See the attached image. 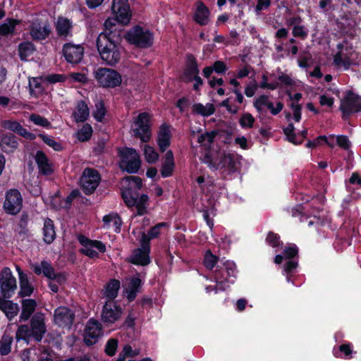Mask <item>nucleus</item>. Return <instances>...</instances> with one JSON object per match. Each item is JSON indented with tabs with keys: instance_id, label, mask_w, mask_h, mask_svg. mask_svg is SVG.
Instances as JSON below:
<instances>
[{
	"instance_id": "f257e3e1",
	"label": "nucleus",
	"mask_w": 361,
	"mask_h": 361,
	"mask_svg": "<svg viewBox=\"0 0 361 361\" xmlns=\"http://www.w3.org/2000/svg\"><path fill=\"white\" fill-rule=\"evenodd\" d=\"M123 35H99L96 46L102 61L107 66H116L121 59L123 47L121 44Z\"/></svg>"
},
{
	"instance_id": "f03ea898",
	"label": "nucleus",
	"mask_w": 361,
	"mask_h": 361,
	"mask_svg": "<svg viewBox=\"0 0 361 361\" xmlns=\"http://www.w3.org/2000/svg\"><path fill=\"white\" fill-rule=\"evenodd\" d=\"M111 10L115 14L114 18H107L104 23V31L99 35H106L110 37L111 35H122L123 30L118 27V23L121 25L129 24L131 19V11L128 0H113Z\"/></svg>"
},
{
	"instance_id": "7ed1b4c3",
	"label": "nucleus",
	"mask_w": 361,
	"mask_h": 361,
	"mask_svg": "<svg viewBox=\"0 0 361 361\" xmlns=\"http://www.w3.org/2000/svg\"><path fill=\"white\" fill-rule=\"evenodd\" d=\"M204 162L214 169H224L228 174L239 170V163L232 154H225L219 150L209 151L204 156Z\"/></svg>"
},
{
	"instance_id": "20e7f679",
	"label": "nucleus",
	"mask_w": 361,
	"mask_h": 361,
	"mask_svg": "<svg viewBox=\"0 0 361 361\" xmlns=\"http://www.w3.org/2000/svg\"><path fill=\"white\" fill-rule=\"evenodd\" d=\"M237 268L233 262L226 261L217 264L214 273V277L216 282V288L219 290H226L233 284L237 277Z\"/></svg>"
},
{
	"instance_id": "39448f33",
	"label": "nucleus",
	"mask_w": 361,
	"mask_h": 361,
	"mask_svg": "<svg viewBox=\"0 0 361 361\" xmlns=\"http://www.w3.org/2000/svg\"><path fill=\"white\" fill-rule=\"evenodd\" d=\"M46 327L42 317H32L30 325H21L16 332L17 340H25L27 342L35 340L40 341L44 334Z\"/></svg>"
},
{
	"instance_id": "423d86ee",
	"label": "nucleus",
	"mask_w": 361,
	"mask_h": 361,
	"mask_svg": "<svg viewBox=\"0 0 361 361\" xmlns=\"http://www.w3.org/2000/svg\"><path fill=\"white\" fill-rule=\"evenodd\" d=\"M127 42L140 49H147L154 44V34L139 25H134L124 35Z\"/></svg>"
},
{
	"instance_id": "0eeeda50",
	"label": "nucleus",
	"mask_w": 361,
	"mask_h": 361,
	"mask_svg": "<svg viewBox=\"0 0 361 361\" xmlns=\"http://www.w3.org/2000/svg\"><path fill=\"white\" fill-rule=\"evenodd\" d=\"M118 156L120 159L119 168L128 173H137L141 166L140 155L134 148H118Z\"/></svg>"
},
{
	"instance_id": "6e6552de",
	"label": "nucleus",
	"mask_w": 361,
	"mask_h": 361,
	"mask_svg": "<svg viewBox=\"0 0 361 361\" xmlns=\"http://www.w3.org/2000/svg\"><path fill=\"white\" fill-rule=\"evenodd\" d=\"M94 77L99 87L104 88H115L121 85L122 78L116 70L99 67L94 71Z\"/></svg>"
},
{
	"instance_id": "1a4fd4ad",
	"label": "nucleus",
	"mask_w": 361,
	"mask_h": 361,
	"mask_svg": "<svg viewBox=\"0 0 361 361\" xmlns=\"http://www.w3.org/2000/svg\"><path fill=\"white\" fill-rule=\"evenodd\" d=\"M151 115L148 112L140 113L135 119L133 128L134 136L147 143L152 137Z\"/></svg>"
},
{
	"instance_id": "9d476101",
	"label": "nucleus",
	"mask_w": 361,
	"mask_h": 361,
	"mask_svg": "<svg viewBox=\"0 0 361 361\" xmlns=\"http://www.w3.org/2000/svg\"><path fill=\"white\" fill-rule=\"evenodd\" d=\"M23 197L18 189H10L5 193L3 210L7 215L16 216L23 208Z\"/></svg>"
},
{
	"instance_id": "9b49d317",
	"label": "nucleus",
	"mask_w": 361,
	"mask_h": 361,
	"mask_svg": "<svg viewBox=\"0 0 361 361\" xmlns=\"http://www.w3.org/2000/svg\"><path fill=\"white\" fill-rule=\"evenodd\" d=\"M77 238L83 247L79 250V252L90 259L99 258V257L98 252L92 249V247L96 248L101 253H104L106 250V245L100 240H92L82 234L78 235Z\"/></svg>"
},
{
	"instance_id": "f8f14e48",
	"label": "nucleus",
	"mask_w": 361,
	"mask_h": 361,
	"mask_svg": "<svg viewBox=\"0 0 361 361\" xmlns=\"http://www.w3.org/2000/svg\"><path fill=\"white\" fill-rule=\"evenodd\" d=\"M342 118L346 120L352 114L361 111V97L353 92L348 91L340 105Z\"/></svg>"
},
{
	"instance_id": "ddd939ff",
	"label": "nucleus",
	"mask_w": 361,
	"mask_h": 361,
	"mask_svg": "<svg viewBox=\"0 0 361 361\" xmlns=\"http://www.w3.org/2000/svg\"><path fill=\"white\" fill-rule=\"evenodd\" d=\"M101 181V176L97 170L87 168L83 171L80 179L81 188L83 192L90 195L94 193Z\"/></svg>"
},
{
	"instance_id": "4468645a",
	"label": "nucleus",
	"mask_w": 361,
	"mask_h": 361,
	"mask_svg": "<svg viewBox=\"0 0 361 361\" xmlns=\"http://www.w3.org/2000/svg\"><path fill=\"white\" fill-rule=\"evenodd\" d=\"M16 288V280L11 269L4 267L0 274L1 297L4 299L11 298Z\"/></svg>"
},
{
	"instance_id": "2eb2a0df",
	"label": "nucleus",
	"mask_w": 361,
	"mask_h": 361,
	"mask_svg": "<svg viewBox=\"0 0 361 361\" xmlns=\"http://www.w3.org/2000/svg\"><path fill=\"white\" fill-rule=\"evenodd\" d=\"M103 336V327L94 318L90 319L84 329L82 337L83 341L87 345H92L97 343Z\"/></svg>"
},
{
	"instance_id": "dca6fc26",
	"label": "nucleus",
	"mask_w": 361,
	"mask_h": 361,
	"mask_svg": "<svg viewBox=\"0 0 361 361\" xmlns=\"http://www.w3.org/2000/svg\"><path fill=\"white\" fill-rule=\"evenodd\" d=\"M84 47L80 44H74L71 42L63 45L62 53L67 63L78 64L84 56Z\"/></svg>"
},
{
	"instance_id": "f3484780",
	"label": "nucleus",
	"mask_w": 361,
	"mask_h": 361,
	"mask_svg": "<svg viewBox=\"0 0 361 361\" xmlns=\"http://www.w3.org/2000/svg\"><path fill=\"white\" fill-rule=\"evenodd\" d=\"M200 75V69L197 60L192 54H187L185 56V68L183 72L180 80L189 83L193 81V78Z\"/></svg>"
},
{
	"instance_id": "a211bd4d",
	"label": "nucleus",
	"mask_w": 361,
	"mask_h": 361,
	"mask_svg": "<svg viewBox=\"0 0 361 361\" xmlns=\"http://www.w3.org/2000/svg\"><path fill=\"white\" fill-rule=\"evenodd\" d=\"M51 33V26L47 21H34L30 26V35L33 41L44 40Z\"/></svg>"
},
{
	"instance_id": "6ab92c4d",
	"label": "nucleus",
	"mask_w": 361,
	"mask_h": 361,
	"mask_svg": "<svg viewBox=\"0 0 361 361\" xmlns=\"http://www.w3.org/2000/svg\"><path fill=\"white\" fill-rule=\"evenodd\" d=\"M171 126L166 123H162L159 128L157 142L161 152H164L171 145L172 137Z\"/></svg>"
},
{
	"instance_id": "aec40b11",
	"label": "nucleus",
	"mask_w": 361,
	"mask_h": 361,
	"mask_svg": "<svg viewBox=\"0 0 361 361\" xmlns=\"http://www.w3.org/2000/svg\"><path fill=\"white\" fill-rule=\"evenodd\" d=\"M35 160L41 175L50 176L54 173L53 164L49 161V158L43 151H37Z\"/></svg>"
},
{
	"instance_id": "412c9836",
	"label": "nucleus",
	"mask_w": 361,
	"mask_h": 361,
	"mask_svg": "<svg viewBox=\"0 0 361 361\" xmlns=\"http://www.w3.org/2000/svg\"><path fill=\"white\" fill-rule=\"evenodd\" d=\"M209 8L202 1L196 2V9L193 15V20L201 26L207 25L209 22Z\"/></svg>"
},
{
	"instance_id": "4be33fe9",
	"label": "nucleus",
	"mask_w": 361,
	"mask_h": 361,
	"mask_svg": "<svg viewBox=\"0 0 361 361\" xmlns=\"http://www.w3.org/2000/svg\"><path fill=\"white\" fill-rule=\"evenodd\" d=\"M18 141V137L13 133L2 134L0 138V147L6 154L13 153L19 146Z\"/></svg>"
},
{
	"instance_id": "5701e85b",
	"label": "nucleus",
	"mask_w": 361,
	"mask_h": 361,
	"mask_svg": "<svg viewBox=\"0 0 361 361\" xmlns=\"http://www.w3.org/2000/svg\"><path fill=\"white\" fill-rule=\"evenodd\" d=\"M175 166L173 153L169 149L165 153L161 163L160 169L161 176L164 178L172 176Z\"/></svg>"
},
{
	"instance_id": "b1692460",
	"label": "nucleus",
	"mask_w": 361,
	"mask_h": 361,
	"mask_svg": "<svg viewBox=\"0 0 361 361\" xmlns=\"http://www.w3.org/2000/svg\"><path fill=\"white\" fill-rule=\"evenodd\" d=\"M55 26L59 37L66 38L72 36L73 23L68 18L59 16Z\"/></svg>"
},
{
	"instance_id": "393cba45",
	"label": "nucleus",
	"mask_w": 361,
	"mask_h": 361,
	"mask_svg": "<svg viewBox=\"0 0 361 361\" xmlns=\"http://www.w3.org/2000/svg\"><path fill=\"white\" fill-rule=\"evenodd\" d=\"M128 262L137 266H147L151 262L149 253L140 248L135 249L128 259Z\"/></svg>"
},
{
	"instance_id": "a878e982",
	"label": "nucleus",
	"mask_w": 361,
	"mask_h": 361,
	"mask_svg": "<svg viewBox=\"0 0 361 361\" xmlns=\"http://www.w3.org/2000/svg\"><path fill=\"white\" fill-rule=\"evenodd\" d=\"M142 285V281L140 278V274H137L136 276H133L126 288V297L129 302L133 301L137 297V293L140 292Z\"/></svg>"
},
{
	"instance_id": "bb28decb",
	"label": "nucleus",
	"mask_w": 361,
	"mask_h": 361,
	"mask_svg": "<svg viewBox=\"0 0 361 361\" xmlns=\"http://www.w3.org/2000/svg\"><path fill=\"white\" fill-rule=\"evenodd\" d=\"M20 281L19 295L22 298L30 296L34 290L33 286L30 283L28 277L19 267H17Z\"/></svg>"
},
{
	"instance_id": "cd10ccee",
	"label": "nucleus",
	"mask_w": 361,
	"mask_h": 361,
	"mask_svg": "<svg viewBox=\"0 0 361 361\" xmlns=\"http://www.w3.org/2000/svg\"><path fill=\"white\" fill-rule=\"evenodd\" d=\"M140 189L134 188L129 185L121 189V197L128 207H133V205L135 204V199L140 197Z\"/></svg>"
},
{
	"instance_id": "c85d7f7f",
	"label": "nucleus",
	"mask_w": 361,
	"mask_h": 361,
	"mask_svg": "<svg viewBox=\"0 0 361 361\" xmlns=\"http://www.w3.org/2000/svg\"><path fill=\"white\" fill-rule=\"evenodd\" d=\"M42 233L43 240L46 244L50 245L56 239L55 226L54 221L51 219L47 218L44 220Z\"/></svg>"
},
{
	"instance_id": "c756f323",
	"label": "nucleus",
	"mask_w": 361,
	"mask_h": 361,
	"mask_svg": "<svg viewBox=\"0 0 361 361\" xmlns=\"http://www.w3.org/2000/svg\"><path fill=\"white\" fill-rule=\"evenodd\" d=\"M37 49L35 45L30 41H24L18 46V53L21 61H27L28 57L31 56Z\"/></svg>"
},
{
	"instance_id": "7c9ffc66",
	"label": "nucleus",
	"mask_w": 361,
	"mask_h": 361,
	"mask_svg": "<svg viewBox=\"0 0 361 361\" xmlns=\"http://www.w3.org/2000/svg\"><path fill=\"white\" fill-rule=\"evenodd\" d=\"M121 283L118 279H111L104 286V297L109 301H113L118 295Z\"/></svg>"
},
{
	"instance_id": "2f4dec72",
	"label": "nucleus",
	"mask_w": 361,
	"mask_h": 361,
	"mask_svg": "<svg viewBox=\"0 0 361 361\" xmlns=\"http://www.w3.org/2000/svg\"><path fill=\"white\" fill-rule=\"evenodd\" d=\"M22 312L20 316H33L37 307V302L34 299H23L21 301ZM34 316H44L41 312H37Z\"/></svg>"
},
{
	"instance_id": "473e14b6",
	"label": "nucleus",
	"mask_w": 361,
	"mask_h": 361,
	"mask_svg": "<svg viewBox=\"0 0 361 361\" xmlns=\"http://www.w3.org/2000/svg\"><path fill=\"white\" fill-rule=\"evenodd\" d=\"M192 111L193 114L201 115L204 117H208L215 112L214 104L207 103L204 106L201 103H196L192 105Z\"/></svg>"
},
{
	"instance_id": "72a5a7b5",
	"label": "nucleus",
	"mask_w": 361,
	"mask_h": 361,
	"mask_svg": "<svg viewBox=\"0 0 361 361\" xmlns=\"http://www.w3.org/2000/svg\"><path fill=\"white\" fill-rule=\"evenodd\" d=\"M353 353V345L350 343L342 344L333 349V354L336 357L348 360L352 357Z\"/></svg>"
},
{
	"instance_id": "f704fd0d",
	"label": "nucleus",
	"mask_w": 361,
	"mask_h": 361,
	"mask_svg": "<svg viewBox=\"0 0 361 361\" xmlns=\"http://www.w3.org/2000/svg\"><path fill=\"white\" fill-rule=\"evenodd\" d=\"M149 205V197L146 194H142L135 199V204L133 205L136 208L137 216H143L147 214V207Z\"/></svg>"
},
{
	"instance_id": "c9c22d12",
	"label": "nucleus",
	"mask_w": 361,
	"mask_h": 361,
	"mask_svg": "<svg viewBox=\"0 0 361 361\" xmlns=\"http://www.w3.org/2000/svg\"><path fill=\"white\" fill-rule=\"evenodd\" d=\"M76 122H85L89 117V108L86 102L80 100L78 102L77 112L74 114Z\"/></svg>"
},
{
	"instance_id": "e433bc0d",
	"label": "nucleus",
	"mask_w": 361,
	"mask_h": 361,
	"mask_svg": "<svg viewBox=\"0 0 361 361\" xmlns=\"http://www.w3.org/2000/svg\"><path fill=\"white\" fill-rule=\"evenodd\" d=\"M7 23H4L0 25V35L1 36H8L13 35L15 32L16 27L18 24L19 21L14 18H7Z\"/></svg>"
},
{
	"instance_id": "4c0bfd02",
	"label": "nucleus",
	"mask_w": 361,
	"mask_h": 361,
	"mask_svg": "<svg viewBox=\"0 0 361 361\" xmlns=\"http://www.w3.org/2000/svg\"><path fill=\"white\" fill-rule=\"evenodd\" d=\"M219 257L214 255L210 250L205 252L203 264L207 269L212 270L217 264H221V262L219 263Z\"/></svg>"
},
{
	"instance_id": "58836bf2",
	"label": "nucleus",
	"mask_w": 361,
	"mask_h": 361,
	"mask_svg": "<svg viewBox=\"0 0 361 361\" xmlns=\"http://www.w3.org/2000/svg\"><path fill=\"white\" fill-rule=\"evenodd\" d=\"M334 63L336 66H343L345 70H348L354 64L349 56H342L341 51L337 52L334 56Z\"/></svg>"
},
{
	"instance_id": "ea45409f",
	"label": "nucleus",
	"mask_w": 361,
	"mask_h": 361,
	"mask_svg": "<svg viewBox=\"0 0 361 361\" xmlns=\"http://www.w3.org/2000/svg\"><path fill=\"white\" fill-rule=\"evenodd\" d=\"M94 107L95 109L93 113L94 118L97 121L102 122L106 114V109L104 101L102 99L97 101Z\"/></svg>"
},
{
	"instance_id": "a19ab883",
	"label": "nucleus",
	"mask_w": 361,
	"mask_h": 361,
	"mask_svg": "<svg viewBox=\"0 0 361 361\" xmlns=\"http://www.w3.org/2000/svg\"><path fill=\"white\" fill-rule=\"evenodd\" d=\"M0 308L4 311L6 316H13V314H17L18 306L11 300H6L1 297Z\"/></svg>"
},
{
	"instance_id": "79ce46f5",
	"label": "nucleus",
	"mask_w": 361,
	"mask_h": 361,
	"mask_svg": "<svg viewBox=\"0 0 361 361\" xmlns=\"http://www.w3.org/2000/svg\"><path fill=\"white\" fill-rule=\"evenodd\" d=\"M299 249L294 243H289L283 250V255L286 259H298Z\"/></svg>"
},
{
	"instance_id": "37998d69",
	"label": "nucleus",
	"mask_w": 361,
	"mask_h": 361,
	"mask_svg": "<svg viewBox=\"0 0 361 361\" xmlns=\"http://www.w3.org/2000/svg\"><path fill=\"white\" fill-rule=\"evenodd\" d=\"M1 126L4 129L9 130L19 135H20L24 128L19 122L12 120H4L1 122Z\"/></svg>"
},
{
	"instance_id": "c03bdc74",
	"label": "nucleus",
	"mask_w": 361,
	"mask_h": 361,
	"mask_svg": "<svg viewBox=\"0 0 361 361\" xmlns=\"http://www.w3.org/2000/svg\"><path fill=\"white\" fill-rule=\"evenodd\" d=\"M28 221H29V216L27 212L23 211L20 216L19 221L18 224V233L20 235H27L29 229H28Z\"/></svg>"
},
{
	"instance_id": "a18cd8bd",
	"label": "nucleus",
	"mask_w": 361,
	"mask_h": 361,
	"mask_svg": "<svg viewBox=\"0 0 361 361\" xmlns=\"http://www.w3.org/2000/svg\"><path fill=\"white\" fill-rule=\"evenodd\" d=\"M92 132V126L88 123H85L78 130L77 137L80 142H87L91 138Z\"/></svg>"
},
{
	"instance_id": "49530a36",
	"label": "nucleus",
	"mask_w": 361,
	"mask_h": 361,
	"mask_svg": "<svg viewBox=\"0 0 361 361\" xmlns=\"http://www.w3.org/2000/svg\"><path fill=\"white\" fill-rule=\"evenodd\" d=\"M38 137H40L46 145L51 147L54 151L61 152L63 149L62 145L60 142L56 141L51 136L39 133L38 134Z\"/></svg>"
},
{
	"instance_id": "de8ad7c7",
	"label": "nucleus",
	"mask_w": 361,
	"mask_h": 361,
	"mask_svg": "<svg viewBox=\"0 0 361 361\" xmlns=\"http://www.w3.org/2000/svg\"><path fill=\"white\" fill-rule=\"evenodd\" d=\"M144 156L145 160L149 164H154L159 159V154L154 148L149 145L144 147Z\"/></svg>"
},
{
	"instance_id": "09e8293b",
	"label": "nucleus",
	"mask_w": 361,
	"mask_h": 361,
	"mask_svg": "<svg viewBox=\"0 0 361 361\" xmlns=\"http://www.w3.org/2000/svg\"><path fill=\"white\" fill-rule=\"evenodd\" d=\"M255 122V117L248 112L243 113L239 119V124L243 129L252 128Z\"/></svg>"
},
{
	"instance_id": "8fccbe9b",
	"label": "nucleus",
	"mask_w": 361,
	"mask_h": 361,
	"mask_svg": "<svg viewBox=\"0 0 361 361\" xmlns=\"http://www.w3.org/2000/svg\"><path fill=\"white\" fill-rule=\"evenodd\" d=\"M298 259H288L283 265V271L286 272V280L290 282V275H292L298 267Z\"/></svg>"
},
{
	"instance_id": "3c124183",
	"label": "nucleus",
	"mask_w": 361,
	"mask_h": 361,
	"mask_svg": "<svg viewBox=\"0 0 361 361\" xmlns=\"http://www.w3.org/2000/svg\"><path fill=\"white\" fill-rule=\"evenodd\" d=\"M30 121H32L35 125L42 126L47 129H49L51 128V122L45 117H43L39 114H32L30 116Z\"/></svg>"
},
{
	"instance_id": "603ef678",
	"label": "nucleus",
	"mask_w": 361,
	"mask_h": 361,
	"mask_svg": "<svg viewBox=\"0 0 361 361\" xmlns=\"http://www.w3.org/2000/svg\"><path fill=\"white\" fill-rule=\"evenodd\" d=\"M284 135L287 137L288 142L293 145H300V141H297V135L295 133V127L292 123H288V126L283 129Z\"/></svg>"
},
{
	"instance_id": "864d4df0",
	"label": "nucleus",
	"mask_w": 361,
	"mask_h": 361,
	"mask_svg": "<svg viewBox=\"0 0 361 361\" xmlns=\"http://www.w3.org/2000/svg\"><path fill=\"white\" fill-rule=\"evenodd\" d=\"M265 241L269 246L274 248L281 247L283 245L279 235L273 231H269L267 233Z\"/></svg>"
},
{
	"instance_id": "5fc2aeb1",
	"label": "nucleus",
	"mask_w": 361,
	"mask_h": 361,
	"mask_svg": "<svg viewBox=\"0 0 361 361\" xmlns=\"http://www.w3.org/2000/svg\"><path fill=\"white\" fill-rule=\"evenodd\" d=\"M13 338L9 336H4L0 340V355H6L11 350Z\"/></svg>"
},
{
	"instance_id": "6e6d98bb",
	"label": "nucleus",
	"mask_w": 361,
	"mask_h": 361,
	"mask_svg": "<svg viewBox=\"0 0 361 361\" xmlns=\"http://www.w3.org/2000/svg\"><path fill=\"white\" fill-rule=\"evenodd\" d=\"M35 89L38 90L39 94H42L44 91V87L42 83L39 82L38 78H32L29 80V92L32 96L37 97Z\"/></svg>"
},
{
	"instance_id": "4d7b16f0",
	"label": "nucleus",
	"mask_w": 361,
	"mask_h": 361,
	"mask_svg": "<svg viewBox=\"0 0 361 361\" xmlns=\"http://www.w3.org/2000/svg\"><path fill=\"white\" fill-rule=\"evenodd\" d=\"M308 30L307 28L303 25H300L297 26H294L292 30V35L294 37H299L301 39H305L308 36Z\"/></svg>"
},
{
	"instance_id": "13d9d810",
	"label": "nucleus",
	"mask_w": 361,
	"mask_h": 361,
	"mask_svg": "<svg viewBox=\"0 0 361 361\" xmlns=\"http://www.w3.org/2000/svg\"><path fill=\"white\" fill-rule=\"evenodd\" d=\"M168 224L166 222H160L151 227L147 232V235L150 238V239L157 238L160 235V230L164 227H166Z\"/></svg>"
},
{
	"instance_id": "bf43d9fd",
	"label": "nucleus",
	"mask_w": 361,
	"mask_h": 361,
	"mask_svg": "<svg viewBox=\"0 0 361 361\" xmlns=\"http://www.w3.org/2000/svg\"><path fill=\"white\" fill-rule=\"evenodd\" d=\"M41 265L42 267V274L44 276L49 279H51L53 278V275L55 274V271L51 263L47 261L42 260L41 262Z\"/></svg>"
},
{
	"instance_id": "052dcab7",
	"label": "nucleus",
	"mask_w": 361,
	"mask_h": 361,
	"mask_svg": "<svg viewBox=\"0 0 361 361\" xmlns=\"http://www.w3.org/2000/svg\"><path fill=\"white\" fill-rule=\"evenodd\" d=\"M118 348V341L115 338L109 339L105 346V352L109 356L115 355Z\"/></svg>"
},
{
	"instance_id": "680f3d73",
	"label": "nucleus",
	"mask_w": 361,
	"mask_h": 361,
	"mask_svg": "<svg viewBox=\"0 0 361 361\" xmlns=\"http://www.w3.org/2000/svg\"><path fill=\"white\" fill-rule=\"evenodd\" d=\"M138 351L133 350L132 348L129 345H126L122 350V354L116 361H124L126 357H135L138 354Z\"/></svg>"
},
{
	"instance_id": "e2e57ef3",
	"label": "nucleus",
	"mask_w": 361,
	"mask_h": 361,
	"mask_svg": "<svg viewBox=\"0 0 361 361\" xmlns=\"http://www.w3.org/2000/svg\"><path fill=\"white\" fill-rule=\"evenodd\" d=\"M259 87L262 89L274 90L278 87H280V84L279 83V82L269 83L267 76L264 74L262 77V81L260 82Z\"/></svg>"
},
{
	"instance_id": "0e129e2a",
	"label": "nucleus",
	"mask_w": 361,
	"mask_h": 361,
	"mask_svg": "<svg viewBox=\"0 0 361 361\" xmlns=\"http://www.w3.org/2000/svg\"><path fill=\"white\" fill-rule=\"evenodd\" d=\"M127 182H128L129 185L133 187L134 188L141 189L142 188V180L139 176H126L124 178Z\"/></svg>"
},
{
	"instance_id": "69168bd1",
	"label": "nucleus",
	"mask_w": 361,
	"mask_h": 361,
	"mask_svg": "<svg viewBox=\"0 0 361 361\" xmlns=\"http://www.w3.org/2000/svg\"><path fill=\"white\" fill-rule=\"evenodd\" d=\"M81 195L80 191L78 189H73L70 194L65 198L64 208L69 209L73 200Z\"/></svg>"
},
{
	"instance_id": "338daca9",
	"label": "nucleus",
	"mask_w": 361,
	"mask_h": 361,
	"mask_svg": "<svg viewBox=\"0 0 361 361\" xmlns=\"http://www.w3.org/2000/svg\"><path fill=\"white\" fill-rule=\"evenodd\" d=\"M150 238L147 235V234L143 232L141 235V238L140 240V249L145 251L147 252L150 253L151 247H150Z\"/></svg>"
},
{
	"instance_id": "774afa93",
	"label": "nucleus",
	"mask_w": 361,
	"mask_h": 361,
	"mask_svg": "<svg viewBox=\"0 0 361 361\" xmlns=\"http://www.w3.org/2000/svg\"><path fill=\"white\" fill-rule=\"evenodd\" d=\"M66 77L63 74L54 73L46 76V81L50 84L65 82Z\"/></svg>"
}]
</instances>
